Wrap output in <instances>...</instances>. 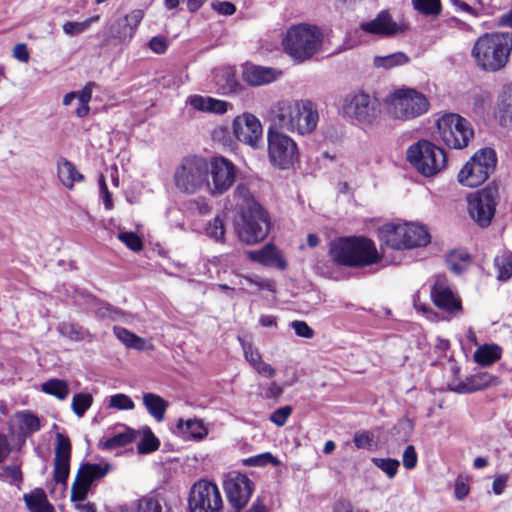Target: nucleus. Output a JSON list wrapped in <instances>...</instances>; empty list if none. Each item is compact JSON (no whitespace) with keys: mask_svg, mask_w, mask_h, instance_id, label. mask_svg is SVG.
I'll list each match as a JSON object with an SVG mask.
<instances>
[{"mask_svg":"<svg viewBox=\"0 0 512 512\" xmlns=\"http://www.w3.org/2000/svg\"><path fill=\"white\" fill-rule=\"evenodd\" d=\"M118 239L134 252L140 251L143 247L141 238L134 232H120Z\"/></svg>","mask_w":512,"mask_h":512,"instance_id":"obj_52","label":"nucleus"},{"mask_svg":"<svg viewBox=\"0 0 512 512\" xmlns=\"http://www.w3.org/2000/svg\"><path fill=\"white\" fill-rule=\"evenodd\" d=\"M360 29L368 34L389 37L397 34L400 27L387 11H381L374 19L362 22Z\"/></svg>","mask_w":512,"mask_h":512,"instance_id":"obj_23","label":"nucleus"},{"mask_svg":"<svg viewBox=\"0 0 512 512\" xmlns=\"http://www.w3.org/2000/svg\"><path fill=\"white\" fill-rule=\"evenodd\" d=\"M93 397L90 394L79 393L72 399V409L78 417H82L85 411L91 407Z\"/></svg>","mask_w":512,"mask_h":512,"instance_id":"obj_48","label":"nucleus"},{"mask_svg":"<svg viewBox=\"0 0 512 512\" xmlns=\"http://www.w3.org/2000/svg\"><path fill=\"white\" fill-rule=\"evenodd\" d=\"M92 21L93 18H90L82 22H66L63 25V30L68 35H76L86 30V28L91 24Z\"/></svg>","mask_w":512,"mask_h":512,"instance_id":"obj_57","label":"nucleus"},{"mask_svg":"<svg viewBox=\"0 0 512 512\" xmlns=\"http://www.w3.org/2000/svg\"><path fill=\"white\" fill-rule=\"evenodd\" d=\"M415 10L424 15H438L441 12L440 0H412Z\"/></svg>","mask_w":512,"mask_h":512,"instance_id":"obj_46","label":"nucleus"},{"mask_svg":"<svg viewBox=\"0 0 512 512\" xmlns=\"http://www.w3.org/2000/svg\"><path fill=\"white\" fill-rule=\"evenodd\" d=\"M209 165L205 158L187 156L176 166L173 179L176 188L185 194H195L208 185Z\"/></svg>","mask_w":512,"mask_h":512,"instance_id":"obj_7","label":"nucleus"},{"mask_svg":"<svg viewBox=\"0 0 512 512\" xmlns=\"http://www.w3.org/2000/svg\"><path fill=\"white\" fill-rule=\"evenodd\" d=\"M205 234L214 241H223L225 235V228L221 216L217 215L211 221L208 222V224L205 227Z\"/></svg>","mask_w":512,"mask_h":512,"instance_id":"obj_43","label":"nucleus"},{"mask_svg":"<svg viewBox=\"0 0 512 512\" xmlns=\"http://www.w3.org/2000/svg\"><path fill=\"white\" fill-rule=\"evenodd\" d=\"M233 134L238 141L259 149L263 145V128L260 120L251 113H243L232 122Z\"/></svg>","mask_w":512,"mask_h":512,"instance_id":"obj_17","label":"nucleus"},{"mask_svg":"<svg viewBox=\"0 0 512 512\" xmlns=\"http://www.w3.org/2000/svg\"><path fill=\"white\" fill-rule=\"evenodd\" d=\"M97 311L98 317L109 318L114 321L119 320L122 316V312L119 309L111 306L106 302L98 301Z\"/></svg>","mask_w":512,"mask_h":512,"instance_id":"obj_53","label":"nucleus"},{"mask_svg":"<svg viewBox=\"0 0 512 512\" xmlns=\"http://www.w3.org/2000/svg\"><path fill=\"white\" fill-rule=\"evenodd\" d=\"M224 488L230 504L239 511L249 501L253 492V483L244 474H233L224 482Z\"/></svg>","mask_w":512,"mask_h":512,"instance_id":"obj_19","label":"nucleus"},{"mask_svg":"<svg viewBox=\"0 0 512 512\" xmlns=\"http://www.w3.org/2000/svg\"><path fill=\"white\" fill-rule=\"evenodd\" d=\"M71 443L69 438L62 434H56V447L54 458V480L67 486L70 471Z\"/></svg>","mask_w":512,"mask_h":512,"instance_id":"obj_21","label":"nucleus"},{"mask_svg":"<svg viewBox=\"0 0 512 512\" xmlns=\"http://www.w3.org/2000/svg\"><path fill=\"white\" fill-rule=\"evenodd\" d=\"M223 500L216 484L207 480H199L190 490L188 497L189 512H220Z\"/></svg>","mask_w":512,"mask_h":512,"instance_id":"obj_13","label":"nucleus"},{"mask_svg":"<svg viewBox=\"0 0 512 512\" xmlns=\"http://www.w3.org/2000/svg\"><path fill=\"white\" fill-rule=\"evenodd\" d=\"M403 466L406 469H413L417 465L418 456L413 445H408L403 452Z\"/></svg>","mask_w":512,"mask_h":512,"instance_id":"obj_59","label":"nucleus"},{"mask_svg":"<svg viewBox=\"0 0 512 512\" xmlns=\"http://www.w3.org/2000/svg\"><path fill=\"white\" fill-rule=\"evenodd\" d=\"M248 256L253 261H257L265 266L276 267L279 269H284L286 267V262L282 258L280 252L272 244H267L260 250L249 251Z\"/></svg>","mask_w":512,"mask_h":512,"instance_id":"obj_28","label":"nucleus"},{"mask_svg":"<svg viewBox=\"0 0 512 512\" xmlns=\"http://www.w3.org/2000/svg\"><path fill=\"white\" fill-rule=\"evenodd\" d=\"M290 326L298 337L311 339L315 335L314 330L305 321L294 320L290 323Z\"/></svg>","mask_w":512,"mask_h":512,"instance_id":"obj_54","label":"nucleus"},{"mask_svg":"<svg viewBox=\"0 0 512 512\" xmlns=\"http://www.w3.org/2000/svg\"><path fill=\"white\" fill-rule=\"evenodd\" d=\"M0 477L10 482H18L22 479V473L17 465L6 466L0 472Z\"/></svg>","mask_w":512,"mask_h":512,"instance_id":"obj_60","label":"nucleus"},{"mask_svg":"<svg viewBox=\"0 0 512 512\" xmlns=\"http://www.w3.org/2000/svg\"><path fill=\"white\" fill-rule=\"evenodd\" d=\"M41 390L59 400H65L70 392L68 382L57 378L49 379L42 383Z\"/></svg>","mask_w":512,"mask_h":512,"instance_id":"obj_37","label":"nucleus"},{"mask_svg":"<svg viewBox=\"0 0 512 512\" xmlns=\"http://www.w3.org/2000/svg\"><path fill=\"white\" fill-rule=\"evenodd\" d=\"M143 405L148 413L158 422L163 421L168 402L155 393H144L142 396Z\"/></svg>","mask_w":512,"mask_h":512,"instance_id":"obj_31","label":"nucleus"},{"mask_svg":"<svg viewBox=\"0 0 512 512\" xmlns=\"http://www.w3.org/2000/svg\"><path fill=\"white\" fill-rule=\"evenodd\" d=\"M498 270V279L507 281L512 277V254H503L495 258Z\"/></svg>","mask_w":512,"mask_h":512,"instance_id":"obj_44","label":"nucleus"},{"mask_svg":"<svg viewBox=\"0 0 512 512\" xmlns=\"http://www.w3.org/2000/svg\"><path fill=\"white\" fill-rule=\"evenodd\" d=\"M329 255L334 263L346 267H364L381 260L375 243L363 236L343 237L332 241Z\"/></svg>","mask_w":512,"mask_h":512,"instance_id":"obj_2","label":"nucleus"},{"mask_svg":"<svg viewBox=\"0 0 512 512\" xmlns=\"http://www.w3.org/2000/svg\"><path fill=\"white\" fill-rule=\"evenodd\" d=\"M470 256L464 251H453L447 258L448 268L455 274H461L470 263Z\"/></svg>","mask_w":512,"mask_h":512,"instance_id":"obj_41","label":"nucleus"},{"mask_svg":"<svg viewBox=\"0 0 512 512\" xmlns=\"http://www.w3.org/2000/svg\"><path fill=\"white\" fill-rule=\"evenodd\" d=\"M469 491L468 479L461 475L458 476L454 486L455 497L458 500H463L469 494Z\"/></svg>","mask_w":512,"mask_h":512,"instance_id":"obj_58","label":"nucleus"},{"mask_svg":"<svg viewBox=\"0 0 512 512\" xmlns=\"http://www.w3.org/2000/svg\"><path fill=\"white\" fill-rule=\"evenodd\" d=\"M211 6L215 11H217L221 15L230 16L234 14L236 11L235 5L228 1L213 2Z\"/></svg>","mask_w":512,"mask_h":512,"instance_id":"obj_64","label":"nucleus"},{"mask_svg":"<svg viewBox=\"0 0 512 512\" xmlns=\"http://www.w3.org/2000/svg\"><path fill=\"white\" fill-rule=\"evenodd\" d=\"M496 163V153L493 149H480L460 170L459 183L467 187L480 186L494 172Z\"/></svg>","mask_w":512,"mask_h":512,"instance_id":"obj_10","label":"nucleus"},{"mask_svg":"<svg viewBox=\"0 0 512 512\" xmlns=\"http://www.w3.org/2000/svg\"><path fill=\"white\" fill-rule=\"evenodd\" d=\"M323 39L324 34L318 26L301 23L287 30L282 45L287 55L297 62H304L320 51Z\"/></svg>","mask_w":512,"mask_h":512,"instance_id":"obj_4","label":"nucleus"},{"mask_svg":"<svg viewBox=\"0 0 512 512\" xmlns=\"http://www.w3.org/2000/svg\"><path fill=\"white\" fill-rule=\"evenodd\" d=\"M384 105L388 115L409 121L426 114L430 108L428 98L413 88H400L386 96Z\"/></svg>","mask_w":512,"mask_h":512,"instance_id":"obj_6","label":"nucleus"},{"mask_svg":"<svg viewBox=\"0 0 512 512\" xmlns=\"http://www.w3.org/2000/svg\"><path fill=\"white\" fill-rule=\"evenodd\" d=\"M234 197L241 201V204H239L242 208H249L252 206V204H258L253 195L251 194L249 188L245 184H239L237 185L235 191H234Z\"/></svg>","mask_w":512,"mask_h":512,"instance_id":"obj_51","label":"nucleus"},{"mask_svg":"<svg viewBox=\"0 0 512 512\" xmlns=\"http://www.w3.org/2000/svg\"><path fill=\"white\" fill-rule=\"evenodd\" d=\"M24 500L30 512H55L54 507L48 502L42 490L25 495Z\"/></svg>","mask_w":512,"mask_h":512,"instance_id":"obj_35","label":"nucleus"},{"mask_svg":"<svg viewBox=\"0 0 512 512\" xmlns=\"http://www.w3.org/2000/svg\"><path fill=\"white\" fill-rule=\"evenodd\" d=\"M431 298L439 309L449 314H456L462 310L461 299L453 292L444 276H437L431 288Z\"/></svg>","mask_w":512,"mask_h":512,"instance_id":"obj_20","label":"nucleus"},{"mask_svg":"<svg viewBox=\"0 0 512 512\" xmlns=\"http://www.w3.org/2000/svg\"><path fill=\"white\" fill-rule=\"evenodd\" d=\"M512 50V36L506 33H486L472 48V57L484 71L497 72L504 68Z\"/></svg>","mask_w":512,"mask_h":512,"instance_id":"obj_3","label":"nucleus"},{"mask_svg":"<svg viewBox=\"0 0 512 512\" xmlns=\"http://www.w3.org/2000/svg\"><path fill=\"white\" fill-rule=\"evenodd\" d=\"M273 121L280 129L300 135L312 133L318 124L319 113L310 100H284L272 109Z\"/></svg>","mask_w":512,"mask_h":512,"instance_id":"obj_1","label":"nucleus"},{"mask_svg":"<svg viewBox=\"0 0 512 512\" xmlns=\"http://www.w3.org/2000/svg\"><path fill=\"white\" fill-rule=\"evenodd\" d=\"M143 17V10H132L124 17L113 20L108 25L105 35L116 43H128L134 37Z\"/></svg>","mask_w":512,"mask_h":512,"instance_id":"obj_18","label":"nucleus"},{"mask_svg":"<svg viewBox=\"0 0 512 512\" xmlns=\"http://www.w3.org/2000/svg\"><path fill=\"white\" fill-rule=\"evenodd\" d=\"M243 280L247 284L255 285L259 290L274 291V282L273 281L261 278L257 275L244 276Z\"/></svg>","mask_w":512,"mask_h":512,"instance_id":"obj_56","label":"nucleus"},{"mask_svg":"<svg viewBox=\"0 0 512 512\" xmlns=\"http://www.w3.org/2000/svg\"><path fill=\"white\" fill-rule=\"evenodd\" d=\"M502 349L496 345H483L477 348L474 353V360L481 366H488L501 358Z\"/></svg>","mask_w":512,"mask_h":512,"instance_id":"obj_34","label":"nucleus"},{"mask_svg":"<svg viewBox=\"0 0 512 512\" xmlns=\"http://www.w3.org/2000/svg\"><path fill=\"white\" fill-rule=\"evenodd\" d=\"M292 413V408L290 406H283L278 408L270 415V421L275 425L281 427L285 425L287 419Z\"/></svg>","mask_w":512,"mask_h":512,"instance_id":"obj_55","label":"nucleus"},{"mask_svg":"<svg viewBox=\"0 0 512 512\" xmlns=\"http://www.w3.org/2000/svg\"><path fill=\"white\" fill-rule=\"evenodd\" d=\"M497 114L502 125L512 120V83L506 85L499 96Z\"/></svg>","mask_w":512,"mask_h":512,"instance_id":"obj_33","label":"nucleus"},{"mask_svg":"<svg viewBox=\"0 0 512 512\" xmlns=\"http://www.w3.org/2000/svg\"><path fill=\"white\" fill-rule=\"evenodd\" d=\"M409 57L403 52H396L386 56L374 57L373 64L377 68L392 69L408 63Z\"/></svg>","mask_w":512,"mask_h":512,"instance_id":"obj_39","label":"nucleus"},{"mask_svg":"<svg viewBox=\"0 0 512 512\" xmlns=\"http://www.w3.org/2000/svg\"><path fill=\"white\" fill-rule=\"evenodd\" d=\"M107 408L116 410H133L135 408V404L128 395L118 393L107 399Z\"/></svg>","mask_w":512,"mask_h":512,"instance_id":"obj_45","label":"nucleus"},{"mask_svg":"<svg viewBox=\"0 0 512 512\" xmlns=\"http://www.w3.org/2000/svg\"><path fill=\"white\" fill-rule=\"evenodd\" d=\"M94 84L88 83L81 91L77 98L78 105L75 114L79 118H83L88 115L90 111L89 102L92 99Z\"/></svg>","mask_w":512,"mask_h":512,"instance_id":"obj_42","label":"nucleus"},{"mask_svg":"<svg viewBox=\"0 0 512 512\" xmlns=\"http://www.w3.org/2000/svg\"><path fill=\"white\" fill-rule=\"evenodd\" d=\"M379 103L373 95L358 91L347 95L343 99V113L361 123H372L378 114Z\"/></svg>","mask_w":512,"mask_h":512,"instance_id":"obj_14","label":"nucleus"},{"mask_svg":"<svg viewBox=\"0 0 512 512\" xmlns=\"http://www.w3.org/2000/svg\"><path fill=\"white\" fill-rule=\"evenodd\" d=\"M268 157L273 166L285 170L299 160L296 142L287 134L270 127L267 132Z\"/></svg>","mask_w":512,"mask_h":512,"instance_id":"obj_11","label":"nucleus"},{"mask_svg":"<svg viewBox=\"0 0 512 512\" xmlns=\"http://www.w3.org/2000/svg\"><path fill=\"white\" fill-rule=\"evenodd\" d=\"M208 165L211 182L208 181L206 187L212 196H220L227 192L234 184L236 167L224 157H213Z\"/></svg>","mask_w":512,"mask_h":512,"instance_id":"obj_16","label":"nucleus"},{"mask_svg":"<svg viewBox=\"0 0 512 512\" xmlns=\"http://www.w3.org/2000/svg\"><path fill=\"white\" fill-rule=\"evenodd\" d=\"M165 500L160 494L148 493L133 501L129 506H122V512H164Z\"/></svg>","mask_w":512,"mask_h":512,"instance_id":"obj_26","label":"nucleus"},{"mask_svg":"<svg viewBox=\"0 0 512 512\" xmlns=\"http://www.w3.org/2000/svg\"><path fill=\"white\" fill-rule=\"evenodd\" d=\"M282 71L272 67L247 65L243 70V80L250 86H262L278 80Z\"/></svg>","mask_w":512,"mask_h":512,"instance_id":"obj_24","label":"nucleus"},{"mask_svg":"<svg viewBox=\"0 0 512 512\" xmlns=\"http://www.w3.org/2000/svg\"><path fill=\"white\" fill-rule=\"evenodd\" d=\"M239 341L241 343L245 360L252 368L255 367L263 359L261 353L256 347L253 346L252 343L247 342L241 338H239Z\"/></svg>","mask_w":512,"mask_h":512,"instance_id":"obj_50","label":"nucleus"},{"mask_svg":"<svg viewBox=\"0 0 512 512\" xmlns=\"http://www.w3.org/2000/svg\"><path fill=\"white\" fill-rule=\"evenodd\" d=\"M497 190L487 187L467 198L468 213L481 227H488L495 215Z\"/></svg>","mask_w":512,"mask_h":512,"instance_id":"obj_15","label":"nucleus"},{"mask_svg":"<svg viewBox=\"0 0 512 512\" xmlns=\"http://www.w3.org/2000/svg\"><path fill=\"white\" fill-rule=\"evenodd\" d=\"M439 138L450 148L462 149L474 136L470 123L458 114H445L437 120Z\"/></svg>","mask_w":512,"mask_h":512,"instance_id":"obj_12","label":"nucleus"},{"mask_svg":"<svg viewBox=\"0 0 512 512\" xmlns=\"http://www.w3.org/2000/svg\"><path fill=\"white\" fill-rule=\"evenodd\" d=\"M136 439V431L125 428L123 431L114 434L102 443V447L107 450L123 447Z\"/></svg>","mask_w":512,"mask_h":512,"instance_id":"obj_38","label":"nucleus"},{"mask_svg":"<svg viewBox=\"0 0 512 512\" xmlns=\"http://www.w3.org/2000/svg\"><path fill=\"white\" fill-rule=\"evenodd\" d=\"M373 464L381 469L389 478H393L398 471L400 462L392 458H373Z\"/></svg>","mask_w":512,"mask_h":512,"instance_id":"obj_49","label":"nucleus"},{"mask_svg":"<svg viewBox=\"0 0 512 512\" xmlns=\"http://www.w3.org/2000/svg\"><path fill=\"white\" fill-rule=\"evenodd\" d=\"M187 103L195 110L214 114L226 113L230 105L224 100L201 95H192L188 97Z\"/></svg>","mask_w":512,"mask_h":512,"instance_id":"obj_27","label":"nucleus"},{"mask_svg":"<svg viewBox=\"0 0 512 512\" xmlns=\"http://www.w3.org/2000/svg\"><path fill=\"white\" fill-rule=\"evenodd\" d=\"M149 48L156 54H163L168 48V40L163 36H155L150 39Z\"/></svg>","mask_w":512,"mask_h":512,"instance_id":"obj_62","label":"nucleus"},{"mask_svg":"<svg viewBox=\"0 0 512 512\" xmlns=\"http://www.w3.org/2000/svg\"><path fill=\"white\" fill-rule=\"evenodd\" d=\"M138 435L141 436V439L137 444L138 453L148 454L159 448L160 442L149 427H144L141 430L136 431V437Z\"/></svg>","mask_w":512,"mask_h":512,"instance_id":"obj_36","label":"nucleus"},{"mask_svg":"<svg viewBox=\"0 0 512 512\" xmlns=\"http://www.w3.org/2000/svg\"><path fill=\"white\" fill-rule=\"evenodd\" d=\"M57 175L59 181L69 190L74 188L75 183L84 181V175L67 159L58 161Z\"/></svg>","mask_w":512,"mask_h":512,"instance_id":"obj_29","label":"nucleus"},{"mask_svg":"<svg viewBox=\"0 0 512 512\" xmlns=\"http://www.w3.org/2000/svg\"><path fill=\"white\" fill-rule=\"evenodd\" d=\"M406 157L408 162L425 177L438 174L447 163L444 150L426 140L411 145L407 149Z\"/></svg>","mask_w":512,"mask_h":512,"instance_id":"obj_9","label":"nucleus"},{"mask_svg":"<svg viewBox=\"0 0 512 512\" xmlns=\"http://www.w3.org/2000/svg\"><path fill=\"white\" fill-rule=\"evenodd\" d=\"M379 240L394 250L425 246L430 235L425 226L407 222H389L377 230Z\"/></svg>","mask_w":512,"mask_h":512,"instance_id":"obj_5","label":"nucleus"},{"mask_svg":"<svg viewBox=\"0 0 512 512\" xmlns=\"http://www.w3.org/2000/svg\"><path fill=\"white\" fill-rule=\"evenodd\" d=\"M113 331L117 339H119L128 348H133L138 351L153 349V345L147 346L145 339L137 336L125 328L115 326Z\"/></svg>","mask_w":512,"mask_h":512,"instance_id":"obj_32","label":"nucleus"},{"mask_svg":"<svg viewBox=\"0 0 512 512\" xmlns=\"http://www.w3.org/2000/svg\"><path fill=\"white\" fill-rule=\"evenodd\" d=\"M355 446L359 449H370L373 444V435L368 432H360L354 435Z\"/></svg>","mask_w":512,"mask_h":512,"instance_id":"obj_61","label":"nucleus"},{"mask_svg":"<svg viewBox=\"0 0 512 512\" xmlns=\"http://www.w3.org/2000/svg\"><path fill=\"white\" fill-rule=\"evenodd\" d=\"M96 479V464L81 466L71 486L70 500L72 503L85 501Z\"/></svg>","mask_w":512,"mask_h":512,"instance_id":"obj_22","label":"nucleus"},{"mask_svg":"<svg viewBox=\"0 0 512 512\" xmlns=\"http://www.w3.org/2000/svg\"><path fill=\"white\" fill-rule=\"evenodd\" d=\"M177 431L185 438L193 440H202L208 434V429L199 419H179L177 423Z\"/></svg>","mask_w":512,"mask_h":512,"instance_id":"obj_30","label":"nucleus"},{"mask_svg":"<svg viewBox=\"0 0 512 512\" xmlns=\"http://www.w3.org/2000/svg\"><path fill=\"white\" fill-rule=\"evenodd\" d=\"M271 228L268 212L260 204L242 208L235 229L240 241L253 245L263 241Z\"/></svg>","mask_w":512,"mask_h":512,"instance_id":"obj_8","label":"nucleus"},{"mask_svg":"<svg viewBox=\"0 0 512 512\" xmlns=\"http://www.w3.org/2000/svg\"><path fill=\"white\" fill-rule=\"evenodd\" d=\"M19 421V429L24 434H32L41 429V422L37 415L29 411H22L16 414Z\"/></svg>","mask_w":512,"mask_h":512,"instance_id":"obj_40","label":"nucleus"},{"mask_svg":"<svg viewBox=\"0 0 512 512\" xmlns=\"http://www.w3.org/2000/svg\"><path fill=\"white\" fill-rule=\"evenodd\" d=\"M244 464L246 466H251V467H262L267 464H272L273 466H279V465H281V462L279 459L274 457L272 455V453L265 452V453L255 455V456L245 459Z\"/></svg>","mask_w":512,"mask_h":512,"instance_id":"obj_47","label":"nucleus"},{"mask_svg":"<svg viewBox=\"0 0 512 512\" xmlns=\"http://www.w3.org/2000/svg\"><path fill=\"white\" fill-rule=\"evenodd\" d=\"M498 383L499 380L496 376L488 372H480L467 377L464 381L458 383L453 390L458 393H471L495 386Z\"/></svg>","mask_w":512,"mask_h":512,"instance_id":"obj_25","label":"nucleus"},{"mask_svg":"<svg viewBox=\"0 0 512 512\" xmlns=\"http://www.w3.org/2000/svg\"><path fill=\"white\" fill-rule=\"evenodd\" d=\"M334 512H368V510L357 508L350 501L340 499L334 505Z\"/></svg>","mask_w":512,"mask_h":512,"instance_id":"obj_63","label":"nucleus"}]
</instances>
